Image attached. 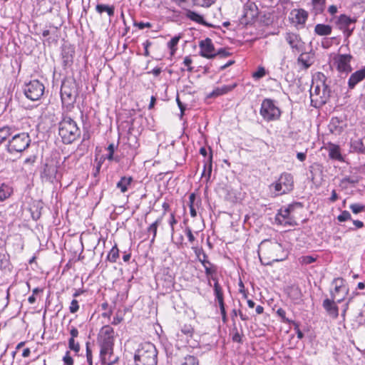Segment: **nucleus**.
I'll use <instances>...</instances> for the list:
<instances>
[{"mask_svg": "<svg viewBox=\"0 0 365 365\" xmlns=\"http://www.w3.org/2000/svg\"><path fill=\"white\" fill-rule=\"evenodd\" d=\"M212 155L210 153L209 158L207 162L204 164V168L202 173V178H205L207 180H208L211 176L212 173Z\"/></svg>", "mask_w": 365, "mask_h": 365, "instance_id": "obj_33", "label": "nucleus"}, {"mask_svg": "<svg viewBox=\"0 0 365 365\" xmlns=\"http://www.w3.org/2000/svg\"><path fill=\"white\" fill-rule=\"evenodd\" d=\"M339 6L336 5H331L328 7L327 11L332 16H336L335 14L338 12Z\"/></svg>", "mask_w": 365, "mask_h": 365, "instance_id": "obj_55", "label": "nucleus"}, {"mask_svg": "<svg viewBox=\"0 0 365 365\" xmlns=\"http://www.w3.org/2000/svg\"><path fill=\"white\" fill-rule=\"evenodd\" d=\"M79 309L78 302L76 299H73L69 306V311L71 313H76Z\"/></svg>", "mask_w": 365, "mask_h": 365, "instance_id": "obj_45", "label": "nucleus"}, {"mask_svg": "<svg viewBox=\"0 0 365 365\" xmlns=\"http://www.w3.org/2000/svg\"><path fill=\"white\" fill-rule=\"evenodd\" d=\"M316 258L312 256H303L300 258V262L304 264H309L315 262Z\"/></svg>", "mask_w": 365, "mask_h": 365, "instance_id": "obj_47", "label": "nucleus"}, {"mask_svg": "<svg viewBox=\"0 0 365 365\" xmlns=\"http://www.w3.org/2000/svg\"><path fill=\"white\" fill-rule=\"evenodd\" d=\"M86 358H87V361H88V364L89 365H93L92 351H91V349L89 347V344L88 343L86 344Z\"/></svg>", "mask_w": 365, "mask_h": 365, "instance_id": "obj_54", "label": "nucleus"}, {"mask_svg": "<svg viewBox=\"0 0 365 365\" xmlns=\"http://www.w3.org/2000/svg\"><path fill=\"white\" fill-rule=\"evenodd\" d=\"M179 365H199V361L197 357L192 355H187L183 358Z\"/></svg>", "mask_w": 365, "mask_h": 365, "instance_id": "obj_39", "label": "nucleus"}, {"mask_svg": "<svg viewBox=\"0 0 365 365\" xmlns=\"http://www.w3.org/2000/svg\"><path fill=\"white\" fill-rule=\"evenodd\" d=\"M132 182H133L132 177L124 176V177H122L120 178V180L118 182L116 186L118 188H119L120 190V191L122 192H125L128 189V186L130 185Z\"/></svg>", "mask_w": 365, "mask_h": 365, "instance_id": "obj_30", "label": "nucleus"}, {"mask_svg": "<svg viewBox=\"0 0 365 365\" xmlns=\"http://www.w3.org/2000/svg\"><path fill=\"white\" fill-rule=\"evenodd\" d=\"M128 140L131 141L129 143V145L130 147H132L133 149H135L138 146V143L137 142V139L135 136H131L128 138Z\"/></svg>", "mask_w": 365, "mask_h": 365, "instance_id": "obj_59", "label": "nucleus"}, {"mask_svg": "<svg viewBox=\"0 0 365 365\" xmlns=\"http://www.w3.org/2000/svg\"><path fill=\"white\" fill-rule=\"evenodd\" d=\"M58 134L64 143L70 144L80 136L81 130L73 119L66 116L59 123Z\"/></svg>", "mask_w": 365, "mask_h": 365, "instance_id": "obj_4", "label": "nucleus"}, {"mask_svg": "<svg viewBox=\"0 0 365 365\" xmlns=\"http://www.w3.org/2000/svg\"><path fill=\"white\" fill-rule=\"evenodd\" d=\"M96 11L99 14L106 12L110 17H112L115 14V6L113 5L97 4Z\"/></svg>", "mask_w": 365, "mask_h": 365, "instance_id": "obj_28", "label": "nucleus"}, {"mask_svg": "<svg viewBox=\"0 0 365 365\" xmlns=\"http://www.w3.org/2000/svg\"><path fill=\"white\" fill-rule=\"evenodd\" d=\"M244 10L245 16L249 19H253L257 14V6L253 2L247 3L245 4L244 6Z\"/></svg>", "mask_w": 365, "mask_h": 365, "instance_id": "obj_29", "label": "nucleus"}, {"mask_svg": "<svg viewBox=\"0 0 365 365\" xmlns=\"http://www.w3.org/2000/svg\"><path fill=\"white\" fill-rule=\"evenodd\" d=\"M63 63L66 66L70 65L73 62V55L69 52H64L63 53Z\"/></svg>", "mask_w": 365, "mask_h": 365, "instance_id": "obj_46", "label": "nucleus"}, {"mask_svg": "<svg viewBox=\"0 0 365 365\" xmlns=\"http://www.w3.org/2000/svg\"><path fill=\"white\" fill-rule=\"evenodd\" d=\"M119 257V250L117 245H115L110 250L107 256V259L110 262H115Z\"/></svg>", "mask_w": 365, "mask_h": 365, "instance_id": "obj_38", "label": "nucleus"}, {"mask_svg": "<svg viewBox=\"0 0 365 365\" xmlns=\"http://www.w3.org/2000/svg\"><path fill=\"white\" fill-rule=\"evenodd\" d=\"M185 11H186L185 16L187 19H189L195 22H197L198 24H202V25L206 24L205 21H204L203 17L201 15H200L199 14H197L195 11H192L191 10H189V9H185Z\"/></svg>", "mask_w": 365, "mask_h": 365, "instance_id": "obj_32", "label": "nucleus"}, {"mask_svg": "<svg viewBox=\"0 0 365 365\" xmlns=\"http://www.w3.org/2000/svg\"><path fill=\"white\" fill-rule=\"evenodd\" d=\"M180 39V36H174L171 38V40L168 43V47L170 49V54L173 56L176 51V46L178 45L179 41Z\"/></svg>", "mask_w": 365, "mask_h": 365, "instance_id": "obj_40", "label": "nucleus"}, {"mask_svg": "<svg viewBox=\"0 0 365 365\" xmlns=\"http://www.w3.org/2000/svg\"><path fill=\"white\" fill-rule=\"evenodd\" d=\"M182 333L187 336H192L193 332V329L190 325H184L181 329Z\"/></svg>", "mask_w": 365, "mask_h": 365, "instance_id": "obj_51", "label": "nucleus"}, {"mask_svg": "<svg viewBox=\"0 0 365 365\" xmlns=\"http://www.w3.org/2000/svg\"><path fill=\"white\" fill-rule=\"evenodd\" d=\"M350 209L351 210V211L355 213V214H358L359 212H361L362 211L364 210V205H360V204H357V203H355V204H351L350 206H349Z\"/></svg>", "mask_w": 365, "mask_h": 365, "instance_id": "obj_43", "label": "nucleus"}, {"mask_svg": "<svg viewBox=\"0 0 365 365\" xmlns=\"http://www.w3.org/2000/svg\"><path fill=\"white\" fill-rule=\"evenodd\" d=\"M100 358L102 364L107 365H113L116 362L117 358L109 359L107 355L113 354V345H100Z\"/></svg>", "mask_w": 365, "mask_h": 365, "instance_id": "obj_18", "label": "nucleus"}, {"mask_svg": "<svg viewBox=\"0 0 365 365\" xmlns=\"http://www.w3.org/2000/svg\"><path fill=\"white\" fill-rule=\"evenodd\" d=\"M308 12L303 9H294L289 16L290 23L297 29H302L308 19Z\"/></svg>", "mask_w": 365, "mask_h": 365, "instance_id": "obj_12", "label": "nucleus"}, {"mask_svg": "<svg viewBox=\"0 0 365 365\" xmlns=\"http://www.w3.org/2000/svg\"><path fill=\"white\" fill-rule=\"evenodd\" d=\"M123 321V317L119 314L118 313H116L115 317L113 319L112 324L117 325L120 324Z\"/></svg>", "mask_w": 365, "mask_h": 365, "instance_id": "obj_60", "label": "nucleus"}, {"mask_svg": "<svg viewBox=\"0 0 365 365\" xmlns=\"http://www.w3.org/2000/svg\"><path fill=\"white\" fill-rule=\"evenodd\" d=\"M108 154L107 155V158L109 160H113V153L115 152V145L111 143L108 147Z\"/></svg>", "mask_w": 365, "mask_h": 365, "instance_id": "obj_56", "label": "nucleus"}, {"mask_svg": "<svg viewBox=\"0 0 365 365\" xmlns=\"http://www.w3.org/2000/svg\"><path fill=\"white\" fill-rule=\"evenodd\" d=\"M260 115L267 121H274L279 119L281 110L275 102L269 98L262 101L259 110Z\"/></svg>", "mask_w": 365, "mask_h": 365, "instance_id": "obj_6", "label": "nucleus"}, {"mask_svg": "<svg viewBox=\"0 0 365 365\" xmlns=\"http://www.w3.org/2000/svg\"><path fill=\"white\" fill-rule=\"evenodd\" d=\"M12 134L11 128L9 126L0 128V145L4 143Z\"/></svg>", "mask_w": 365, "mask_h": 365, "instance_id": "obj_36", "label": "nucleus"}, {"mask_svg": "<svg viewBox=\"0 0 365 365\" xmlns=\"http://www.w3.org/2000/svg\"><path fill=\"white\" fill-rule=\"evenodd\" d=\"M158 352L155 346L150 342L141 344L135 354L136 365H157Z\"/></svg>", "mask_w": 365, "mask_h": 365, "instance_id": "obj_3", "label": "nucleus"}, {"mask_svg": "<svg viewBox=\"0 0 365 365\" xmlns=\"http://www.w3.org/2000/svg\"><path fill=\"white\" fill-rule=\"evenodd\" d=\"M297 158L299 160H300L301 162H303L305 160V159L307 158V154H306V153H297Z\"/></svg>", "mask_w": 365, "mask_h": 365, "instance_id": "obj_64", "label": "nucleus"}, {"mask_svg": "<svg viewBox=\"0 0 365 365\" xmlns=\"http://www.w3.org/2000/svg\"><path fill=\"white\" fill-rule=\"evenodd\" d=\"M114 333V329L110 326H103L100 329L98 335V342L99 345H113Z\"/></svg>", "mask_w": 365, "mask_h": 365, "instance_id": "obj_13", "label": "nucleus"}, {"mask_svg": "<svg viewBox=\"0 0 365 365\" xmlns=\"http://www.w3.org/2000/svg\"><path fill=\"white\" fill-rule=\"evenodd\" d=\"M271 187H274L276 195L286 194L294 187L293 177L290 173H283Z\"/></svg>", "mask_w": 365, "mask_h": 365, "instance_id": "obj_7", "label": "nucleus"}, {"mask_svg": "<svg viewBox=\"0 0 365 365\" xmlns=\"http://www.w3.org/2000/svg\"><path fill=\"white\" fill-rule=\"evenodd\" d=\"M63 361L66 365H73V359L70 356L69 351H66L65 356L63 358Z\"/></svg>", "mask_w": 365, "mask_h": 365, "instance_id": "obj_53", "label": "nucleus"}, {"mask_svg": "<svg viewBox=\"0 0 365 365\" xmlns=\"http://www.w3.org/2000/svg\"><path fill=\"white\" fill-rule=\"evenodd\" d=\"M334 301L335 300H333L332 299H324L323 302V307L331 317L336 319L339 316V309Z\"/></svg>", "mask_w": 365, "mask_h": 365, "instance_id": "obj_22", "label": "nucleus"}, {"mask_svg": "<svg viewBox=\"0 0 365 365\" xmlns=\"http://www.w3.org/2000/svg\"><path fill=\"white\" fill-rule=\"evenodd\" d=\"M326 0H312L311 12L314 16L322 14L325 9Z\"/></svg>", "mask_w": 365, "mask_h": 365, "instance_id": "obj_25", "label": "nucleus"}, {"mask_svg": "<svg viewBox=\"0 0 365 365\" xmlns=\"http://www.w3.org/2000/svg\"><path fill=\"white\" fill-rule=\"evenodd\" d=\"M259 253L261 262L266 265L273 262L282 261L287 257L282 245L277 241H263L259 247Z\"/></svg>", "mask_w": 365, "mask_h": 365, "instance_id": "obj_1", "label": "nucleus"}, {"mask_svg": "<svg viewBox=\"0 0 365 365\" xmlns=\"http://www.w3.org/2000/svg\"><path fill=\"white\" fill-rule=\"evenodd\" d=\"M324 148L328 151L330 159L339 162L344 161L339 145L329 142L327 143Z\"/></svg>", "mask_w": 365, "mask_h": 365, "instance_id": "obj_19", "label": "nucleus"}, {"mask_svg": "<svg viewBox=\"0 0 365 365\" xmlns=\"http://www.w3.org/2000/svg\"><path fill=\"white\" fill-rule=\"evenodd\" d=\"M70 334H71L70 339H75V338L78 337V329L75 327H71L70 329Z\"/></svg>", "mask_w": 365, "mask_h": 365, "instance_id": "obj_62", "label": "nucleus"}, {"mask_svg": "<svg viewBox=\"0 0 365 365\" xmlns=\"http://www.w3.org/2000/svg\"><path fill=\"white\" fill-rule=\"evenodd\" d=\"M353 56L351 54H336L332 59L333 66L336 68L337 71L341 74H346L351 73L352 68L351 61Z\"/></svg>", "mask_w": 365, "mask_h": 365, "instance_id": "obj_8", "label": "nucleus"}, {"mask_svg": "<svg viewBox=\"0 0 365 365\" xmlns=\"http://www.w3.org/2000/svg\"><path fill=\"white\" fill-rule=\"evenodd\" d=\"M200 262L205 268V274L208 279L212 278L213 274L216 273V267L207 259V256L205 252L197 255Z\"/></svg>", "mask_w": 365, "mask_h": 365, "instance_id": "obj_20", "label": "nucleus"}, {"mask_svg": "<svg viewBox=\"0 0 365 365\" xmlns=\"http://www.w3.org/2000/svg\"><path fill=\"white\" fill-rule=\"evenodd\" d=\"M350 148L351 152L364 153L365 147L361 139H351L350 142Z\"/></svg>", "mask_w": 365, "mask_h": 365, "instance_id": "obj_31", "label": "nucleus"}, {"mask_svg": "<svg viewBox=\"0 0 365 365\" xmlns=\"http://www.w3.org/2000/svg\"><path fill=\"white\" fill-rule=\"evenodd\" d=\"M31 139L27 133L15 134L8 140L7 151L9 153H19L24 151L30 145Z\"/></svg>", "mask_w": 365, "mask_h": 365, "instance_id": "obj_5", "label": "nucleus"}, {"mask_svg": "<svg viewBox=\"0 0 365 365\" xmlns=\"http://www.w3.org/2000/svg\"><path fill=\"white\" fill-rule=\"evenodd\" d=\"M200 55L207 58H212L216 56L215 53V48L212 41L210 38H206L200 43Z\"/></svg>", "mask_w": 365, "mask_h": 365, "instance_id": "obj_17", "label": "nucleus"}, {"mask_svg": "<svg viewBox=\"0 0 365 365\" xmlns=\"http://www.w3.org/2000/svg\"><path fill=\"white\" fill-rule=\"evenodd\" d=\"M292 210V205L281 208L275 216L276 223L284 226L292 225V218L291 217L290 213Z\"/></svg>", "mask_w": 365, "mask_h": 365, "instance_id": "obj_16", "label": "nucleus"}, {"mask_svg": "<svg viewBox=\"0 0 365 365\" xmlns=\"http://www.w3.org/2000/svg\"><path fill=\"white\" fill-rule=\"evenodd\" d=\"M297 63L302 68L307 69L314 63L313 56L309 53H302L298 57Z\"/></svg>", "mask_w": 365, "mask_h": 365, "instance_id": "obj_23", "label": "nucleus"}, {"mask_svg": "<svg viewBox=\"0 0 365 365\" xmlns=\"http://www.w3.org/2000/svg\"><path fill=\"white\" fill-rule=\"evenodd\" d=\"M13 189L10 185L2 183L0 185V202L8 199L11 195Z\"/></svg>", "mask_w": 365, "mask_h": 365, "instance_id": "obj_27", "label": "nucleus"}, {"mask_svg": "<svg viewBox=\"0 0 365 365\" xmlns=\"http://www.w3.org/2000/svg\"><path fill=\"white\" fill-rule=\"evenodd\" d=\"M332 27L324 24H318L314 27V32L319 36H328L331 34Z\"/></svg>", "mask_w": 365, "mask_h": 365, "instance_id": "obj_26", "label": "nucleus"}, {"mask_svg": "<svg viewBox=\"0 0 365 365\" xmlns=\"http://www.w3.org/2000/svg\"><path fill=\"white\" fill-rule=\"evenodd\" d=\"M173 2H174L176 5H178L179 7L187 9L186 7L188 6L189 0H171Z\"/></svg>", "mask_w": 365, "mask_h": 365, "instance_id": "obj_50", "label": "nucleus"}, {"mask_svg": "<svg viewBox=\"0 0 365 365\" xmlns=\"http://www.w3.org/2000/svg\"><path fill=\"white\" fill-rule=\"evenodd\" d=\"M134 26L138 27L139 29H144L145 28H151L152 25L150 22H134Z\"/></svg>", "mask_w": 365, "mask_h": 365, "instance_id": "obj_49", "label": "nucleus"}, {"mask_svg": "<svg viewBox=\"0 0 365 365\" xmlns=\"http://www.w3.org/2000/svg\"><path fill=\"white\" fill-rule=\"evenodd\" d=\"M284 38L293 52H301L304 48V43L300 36L296 33L287 32Z\"/></svg>", "mask_w": 365, "mask_h": 365, "instance_id": "obj_14", "label": "nucleus"}, {"mask_svg": "<svg viewBox=\"0 0 365 365\" xmlns=\"http://www.w3.org/2000/svg\"><path fill=\"white\" fill-rule=\"evenodd\" d=\"M266 74L265 69L263 67L258 68L257 71L253 73L255 78H261Z\"/></svg>", "mask_w": 365, "mask_h": 365, "instance_id": "obj_48", "label": "nucleus"}, {"mask_svg": "<svg viewBox=\"0 0 365 365\" xmlns=\"http://www.w3.org/2000/svg\"><path fill=\"white\" fill-rule=\"evenodd\" d=\"M151 43L149 41H146L145 43H143V46L145 49L144 55L145 56H149V51H148V47L150 46Z\"/></svg>", "mask_w": 365, "mask_h": 365, "instance_id": "obj_63", "label": "nucleus"}, {"mask_svg": "<svg viewBox=\"0 0 365 365\" xmlns=\"http://www.w3.org/2000/svg\"><path fill=\"white\" fill-rule=\"evenodd\" d=\"M215 0H192V2L195 6L209 7L215 2Z\"/></svg>", "mask_w": 365, "mask_h": 365, "instance_id": "obj_41", "label": "nucleus"}, {"mask_svg": "<svg viewBox=\"0 0 365 365\" xmlns=\"http://www.w3.org/2000/svg\"><path fill=\"white\" fill-rule=\"evenodd\" d=\"M58 170L57 167L53 164H46L43 175V177L46 178V180L49 181H52L56 178Z\"/></svg>", "mask_w": 365, "mask_h": 365, "instance_id": "obj_24", "label": "nucleus"}, {"mask_svg": "<svg viewBox=\"0 0 365 365\" xmlns=\"http://www.w3.org/2000/svg\"><path fill=\"white\" fill-rule=\"evenodd\" d=\"M192 63V60L190 56H186L184 58L183 64L185 65V66H186L187 68V71H189L190 72L192 71V70H193V68L191 66Z\"/></svg>", "mask_w": 365, "mask_h": 365, "instance_id": "obj_52", "label": "nucleus"}, {"mask_svg": "<svg viewBox=\"0 0 365 365\" xmlns=\"http://www.w3.org/2000/svg\"><path fill=\"white\" fill-rule=\"evenodd\" d=\"M212 279L215 281L214 292H215V297H216L217 302H224L223 292H222V287L219 284L216 278L212 277Z\"/></svg>", "mask_w": 365, "mask_h": 365, "instance_id": "obj_37", "label": "nucleus"}, {"mask_svg": "<svg viewBox=\"0 0 365 365\" xmlns=\"http://www.w3.org/2000/svg\"><path fill=\"white\" fill-rule=\"evenodd\" d=\"M332 285L334 287L331 292V296L333 300L337 303H341L344 300L349 293V288L345 284V281L341 277L335 278L332 281Z\"/></svg>", "mask_w": 365, "mask_h": 365, "instance_id": "obj_10", "label": "nucleus"}, {"mask_svg": "<svg viewBox=\"0 0 365 365\" xmlns=\"http://www.w3.org/2000/svg\"><path fill=\"white\" fill-rule=\"evenodd\" d=\"M326 76L318 73L310 88L311 104L315 108L324 105L329 97L330 90L325 83Z\"/></svg>", "mask_w": 365, "mask_h": 365, "instance_id": "obj_2", "label": "nucleus"}, {"mask_svg": "<svg viewBox=\"0 0 365 365\" xmlns=\"http://www.w3.org/2000/svg\"><path fill=\"white\" fill-rule=\"evenodd\" d=\"M235 87V85L232 86H223L220 88H217L212 91L209 95L210 97H216L228 93Z\"/></svg>", "mask_w": 365, "mask_h": 365, "instance_id": "obj_34", "label": "nucleus"}, {"mask_svg": "<svg viewBox=\"0 0 365 365\" xmlns=\"http://www.w3.org/2000/svg\"><path fill=\"white\" fill-rule=\"evenodd\" d=\"M277 314H278L279 317H280L282 318V319L284 322H290V321L286 318V317H285L286 312L283 309H282V308L278 309L277 311Z\"/></svg>", "mask_w": 365, "mask_h": 365, "instance_id": "obj_58", "label": "nucleus"}, {"mask_svg": "<svg viewBox=\"0 0 365 365\" xmlns=\"http://www.w3.org/2000/svg\"><path fill=\"white\" fill-rule=\"evenodd\" d=\"M185 233H186V235L188 238V240L189 242L192 244L194 242V241L195 240V238L192 232V230L190 227H186L185 228Z\"/></svg>", "mask_w": 365, "mask_h": 365, "instance_id": "obj_57", "label": "nucleus"}, {"mask_svg": "<svg viewBox=\"0 0 365 365\" xmlns=\"http://www.w3.org/2000/svg\"><path fill=\"white\" fill-rule=\"evenodd\" d=\"M163 221V216L158 217L154 222H153L148 228V232L153 234V237L151 239V242H153L156 235L158 227L161 224Z\"/></svg>", "mask_w": 365, "mask_h": 365, "instance_id": "obj_35", "label": "nucleus"}, {"mask_svg": "<svg viewBox=\"0 0 365 365\" xmlns=\"http://www.w3.org/2000/svg\"><path fill=\"white\" fill-rule=\"evenodd\" d=\"M177 223V220L175 218V215L173 213H171L170 215V219L169 221V224L170 225L171 228V232L172 234L174 232V225Z\"/></svg>", "mask_w": 365, "mask_h": 365, "instance_id": "obj_61", "label": "nucleus"}, {"mask_svg": "<svg viewBox=\"0 0 365 365\" xmlns=\"http://www.w3.org/2000/svg\"><path fill=\"white\" fill-rule=\"evenodd\" d=\"M351 214L349 213V212L346 211V210H344L343 211L338 217H337V220L339 221V222H345L348 220H351Z\"/></svg>", "mask_w": 365, "mask_h": 365, "instance_id": "obj_44", "label": "nucleus"}, {"mask_svg": "<svg viewBox=\"0 0 365 365\" xmlns=\"http://www.w3.org/2000/svg\"><path fill=\"white\" fill-rule=\"evenodd\" d=\"M365 79V66L352 73L348 80L349 89H354L355 86Z\"/></svg>", "mask_w": 365, "mask_h": 365, "instance_id": "obj_21", "label": "nucleus"}, {"mask_svg": "<svg viewBox=\"0 0 365 365\" xmlns=\"http://www.w3.org/2000/svg\"><path fill=\"white\" fill-rule=\"evenodd\" d=\"M24 92L29 99L37 101L43 94L44 86L38 80L31 81L25 85Z\"/></svg>", "mask_w": 365, "mask_h": 365, "instance_id": "obj_11", "label": "nucleus"}, {"mask_svg": "<svg viewBox=\"0 0 365 365\" xmlns=\"http://www.w3.org/2000/svg\"><path fill=\"white\" fill-rule=\"evenodd\" d=\"M61 97L63 105L73 104L76 97V88L74 87L71 88L68 83H63L61 88Z\"/></svg>", "mask_w": 365, "mask_h": 365, "instance_id": "obj_15", "label": "nucleus"}, {"mask_svg": "<svg viewBox=\"0 0 365 365\" xmlns=\"http://www.w3.org/2000/svg\"><path fill=\"white\" fill-rule=\"evenodd\" d=\"M68 347L76 353H78L80 351V345L78 342H76L73 339H69Z\"/></svg>", "mask_w": 365, "mask_h": 365, "instance_id": "obj_42", "label": "nucleus"}, {"mask_svg": "<svg viewBox=\"0 0 365 365\" xmlns=\"http://www.w3.org/2000/svg\"><path fill=\"white\" fill-rule=\"evenodd\" d=\"M330 21L333 22L340 30H342L346 36H349L354 29L356 19L346 14H341L332 17Z\"/></svg>", "mask_w": 365, "mask_h": 365, "instance_id": "obj_9", "label": "nucleus"}]
</instances>
